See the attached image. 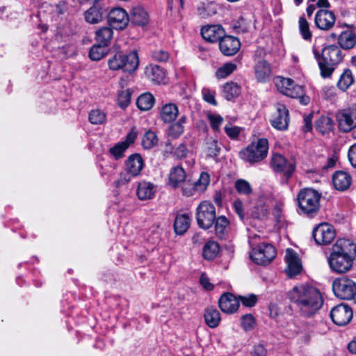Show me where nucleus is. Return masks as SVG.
<instances>
[{
	"mask_svg": "<svg viewBox=\"0 0 356 356\" xmlns=\"http://www.w3.org/2000/svg\"><path fill=\"white\" fill-rule=\"evenodd\" d=\"M145 74L148 79L154 83L165 84L168 82L165 71L159 65L147 66Z\"/></svg>",
	"mask_w": 356,
	"mask_h": 356,
	"instance_id": "24",
	"label": "nucleus"
},
{
	"mask_svg": "<svg viewBox=\"0 0 356 356\" xmlns=\"http://www.w3.org/2000/svg\"><path fill=\"white\" fill-rule=\"evenodd\" d=\"M270 165L275 172L282 173L286 181L291 177L296 168L293 162L287 161L280 154L273 155Z\"/></svg>",
	"mask_w": 356,
	"mask_h": 356,
	"instance_id": "10",
	"label": "nucleus"
},
{
	"mask_svg": "<svg viewBox=\"0 0 356 356\" xmlns=\"http://www.w3.org/2000/svg\"><path fill=\"white\" fill-rule=\"evenodd\" d=\"M107 54L106 46L97 43L94 44L89 52V56L92 60H99Z\"/></svg>",
	"mask_w": 356,
	"mask_h": 356,
	"instance_id": "50",
	"label": "nucleus"
},
{
	"mask_svg": "<svg viewBox=\"0 0 356 356\" xmlns=\"http://www.w3.org/2000/svg\"><path fill=\"white\" fill-rule=\"evenodd\" d=\"M210 183V176L207 172H202L199 179L194 182L195 189L198 195L203 193L207 188Z\"/></svg>",
	"mask_w": 356,
	"mask_h": 356,
	"instance_id": "51",
	"label": "nucleus"
},
{
	"mask_svg": "<svg viewBox=\"0 0 356 356\" xmlns=\"http://www.w3.org/2000/svg\"><path fill=\"white\" fill-rule=\"evenodd\" d=\"M89 122L95 125L104 124L107 120L106 113L99 108H95L90 111L88 115Z\"/></svg>",
	"mask_w": 356,
	"mask_h": 356,
	"instance_id": "45",
	"label": "nucleus"
},
{
	"mask_svg": "<svg viewBox=\"0 0 356 356\" xmlns=\"http://www.w3.org/2000/svg\"><path fill=\"white\" fill-rule=\"evenodd\" d=\"M332 289L335 296L340 299L351 300L356 298V284L346 277L335 280Z\"/></svg>",
	"mask_w": 356,
	"mask_h": 356,
	"instance_id": "7",
	"label": "nucleus"
},
{
	"mask_svg": "<svg viewBox=\"0 0 356 356\" xmlns=\"http://www.w3.org/2000/svg\"><path fill=\"white\" fill-rule=\"evenodd\" d=\"M235 186L236 191L243 195H249L252 193L250 184L244 179H238L236 181Z\"/></svg>",
	"mask_w": 356,
	"mask_h": 356,
	"instance_id": "57",
	"label": "nucleus"
},
{
	"mask_svg": "<svg viewBox=\"0 0 356 356\" xmlns=\"http://www.w3.org/2000/svg\"><path fill=\"white\" fill-rule=\"evenodd\" d=\"M312 235L317 244L327 245L334 239L336 234L331 225L321 223L313 229Z\"/></svg>",
	"mask_w": 356,
	"mask_h": 356,
	"instance_id": "11",
	"label": "nucleus"
},
{
	"mask_svg": "<svg viewBox=\"0 0 356 356\" xmlns=\"http://www.w3.org/2000/svg\"><path fill=\"white\" fill-rule=\"evenodd\" d=\"M191 215L188 213H178L174 221V230L178 235L184 234L190 227Z\"/></svg>",
	"mask_w": 356,
	"mask_h": 356,
	"instance_id": "29",
	"label": "nucleus"
},
{
	"mask_svg": "<svg viewBox=\"0 0 356 356\" xmlns=\"http://www.w3.org/2000/svg\"><path fill=\"white\" fill-rule=\"evenodd\" d=\"M241 42L235 37H222L219 41V48L221 52L225 56H232L240 49Z\"/></svg>",
	"mask_w": 356,
	"mask_h": 356,
	"instance_id": "22",
	"label": "nucleus"
},
{
	"mask_svg": "<svg viewBox=\"0 0 356 356\" xmlns=\"http://www.w3.org/2000/svg\"><path fill=\"white\" fill-rule=\"evenodd\" d=\"M299 31L305 40H309L312 38V34L309 29V24L304 17H300L299 19Z\"/></svg>",
	"mask_w": 356,
	"mask_h": 356,
	"instance_id": "55",
	"label": "nucleus"
},
{
	"mask_svg": "<svg viewBox=\"0 0 356 356\" xmlns=\"http://www.w3.org/2000/svg\"><path fill=\"white\" fill-rule=\"evenodd\" d=\"M137 131L133 127L127 134L124 140L116 143L109 149V154L115 159L118 160L124 156V153L129 147L133 144L137 138Z\"/></svg>",
	"mask_w": 356,
	"mask_h": 356,
	"instance_id": "14",
	"label": "nucleus"
},
{
	"mask_svg": "<svg viewBox=\"0 0 356 356\" xmlns=\"http://www.w3.org/2000/svg\"><path fill=\"white\" fill-rule=\"evenodd\" d=\"M289 298L294 303L300 315L311 317L321 308L323 299L319 290L308 284L293 287L288 293Z\"/></svg>",
	"mask_w": 356,
	"mask_h": 356,
	"instance_id": "1",
	"label": "nucleus"
},
{
	"mask_svg": "<svg viewBox=\"0 0 356 356\" xmlns=\"http://www.w3.org/2000/svg\"><path fill=\"white\" fill-rule=\"evenodd\" d=\"M85 19L90 24L99 23L102 19V8L97 6H93L85 12Z\"/></svg>",
	"mask_w": 356,
	"mask_h": 356,
	"instance_id": "44",
	"label": "nucleus"
},
{
	"mask_svg": "<svg viewBox=\"0 0 356 356\" xmlns=\"http://www.w3.org/2000/svg\"><path fill=\"white\" fill-rule=\"evenodd\" d=\"M332 251L354 259L356 256V244L350 239L341 238L337 241Z\"/></svg>",
	"mask_w": 356,
	"mask_h": 356,
	"instance_id": "18",
	"label": "nucleus"
},
{
	"mask_svg": "<svg viewBox=\"0 0 356 356\" xmlns=\"http://www.w3.org/2000/svg\"><path fill=\"white\" fill-rule=\"evenodd\" d=\"M204 150L207 156L213 158L220 153V147L217 140L210 137L207 138L205 140Z\"/></svg>",
	"mask_w": 356,
	"mask_h": 356,
	"instance_id": "43",
	"label": "nucleus"
},
{
	"mask_svg": "<svg viewBox=\"0 0 356 356\" xmlns=\"http://www.w3.org/2000/svg\"><path fill=\"white\" fill-rule=\"evenodd\" d=\"M271 125L276 129L284 131L289 123V113L286 107L282 104L276 105V111L270 120Z\"/></svg>",
	"mask_w": 356,
	"mask_h": 356,
	"instance_id": "16",
	"label": "nucleus"
},
{
	"mask_svg": "<svg viewBox=\"0 0 356 356\" xmlns=\"http://www.w3.org/2000/svg\"><path fill=\"white\" fill-rule=\"evenodd\" d=\"M313 53L314 57L318 60L319 68L321 70V74L323 78L330 77L334 72L333 65L335 63H329L321 59L320 54L316 47H313Z\"/></svg>",
	"mask_w": 356,
	"mask_h": 356,
	"instance_id": "37",
	"label": "nucleus"
},
{
	"mask_svg": "<svg viewBox=\"0 0 356 356\" xmlns=\"http://www.w3.org/2000/svg\"><path fill=\"white\" fill-rule=\"evenodd\" d=\"M351 177L343 171H337L332 176L334 187L338 191H346L351 184Z\"/></svg>",
	"mask_w": 356,
	"mask_h": 356,
	"instance_id": "31",
	"label": "nucleus"
},
{
	"mask_svg": "<svg viewBox=\"0 0 356 356\" xmlns=\"http://www.w3.org/2000/svg\"><path fill=\"white\" fill-rule=\"evenodd\" d=\"M249 243L251 246L250 257L255 264L266 265L275 257L276 251L272 245L266 243L254 244L252 238H250Z\"/></svg>",
	"mask_w": 356,
	"mask_h": 356,
	"instance_id": "5",
	"label": "nucleus"
},
{
	"mask_svg": "<svg viewBox=\"0 0 356 356\" xmlns=\"http://www.w3.org/2000/svg\"><path fill=\"white\" fill-rule=\"evenodd\" d=\"M218 304L222 312L233 314L238 309L239 300L232 293H225L220 298Z\"/></svg>",
	"mask_w": 356,
	"mask_h": 356,
	"instance_id": "20",
	"label": "nucleus"
},
{
	"mask_svg": "<svg viewBox=\"0 0 356 356\" xmlns=\"http://www.w3.org/2000/svg\"><path fill=\"white\" fill-rule=\"evenodd\" d=\"M271 203L270 198L266 196H261L255 202L252 216L257 219H264L269 213V207Z\"/></svg>",
	"mask_w": 356,
	"mask_h": 356,
	"instance_id": "27",
	"label": "nucleus"
},
{
	"mask_svg": "<svg viewBox=\"0 0 356 356\" xmlns=\"http://www.w3.org/2000/svg\"><path fill=\"white\" fill-rule=\"evenodd\" d=\"M237 298L239 301L241 302L243 305L248 307H252L254 306L257 301V298L254 294H249L248 296H239Z\"/></svg>",
	"mask_w": 356,
	"mask_h": 356,
	"instance_id": "61",
	"label": "nucleus"
},
{
	"mask_svg": "<svg viewBox=\"0 0 356 356\" xmlns=\"http://www.w3.org/2000/svg\"><path fill=\"white\" fill-rule=\"evenodd\" d=\"M186 180V174L184 169L181 166H175L170 171L168 184L173 188H177Z\"/></svg>",
	"mask_w": 356,
	"mask_h": 356,
	"instance_id": "25",
	"label": "nucleus"
},
{
	"mask_svg": "<svg viewBox=\"0 0 356 356\" xmlns=\"http://www.w3.org/2000/svg\"><path fill=\"white\" fill-rule=\"evenodd\" d=\"M202 94L203 99L205 102L213 106L217 105V102L215 98L216 92L214 91H212L209 88H204L202 90Z\"/></svg>",
	"mask_w": 356,
	"mask_h": 356,
	"instance_id": "60",
	"label": "nucleus"
},
{
	"mask_svg": "<svg viewBox=\"0 0 356 356\" xmlns=\"http://www.w3.org/2000/svg\"><path fill=\"white\" fill-rule=\"evenodd\" d=\"M335 22V16L331 11L327 10H318L315 16V24L321 30L330 29Z\"/></svg>",
	"mask_w": 356,
	"mask_h": 356,
	"instance_id": "19",
	"label": "nucleus"
},
{
	"mask_svg": "<svg viewBox=\"0 0 356 356\" xmlns=\"http://www.w3.org/2000/svg\"><path fill=\"white\" fill-rule=\"evenodd\" d=\"M330 318L333 323L339 326L347 325L353 318V310L347 305L339 304L330 312Z\"/></svg>",
	"mask_w": 356,
	"mask_h": 356,
	"instance_id": "13",
	"label": "nucleus"
},
{
	"mask_svg": "<svg viewBox=\"0 0 356 356\" xmlns=\"http://www.w3.org/2000/svg\"><path fill=\"white\" fill-rule=\"evenodd\" d=\"M138 65L139 58L136 51L128 54L118 51L108 60V68L112 71L121 70L131 74L137 70Z\"/></svg>",
	"mask_w": 356,
	"mask_h": 356,
	"instance_id": "2",
	"label": "nucleus"
},
{
	"mask_svg": "<svg viewBox=\"0 0 356 356\" xmlns=\"http://www.w3.org/2000/svg\"><path fill=\"white\" fill-rule=\"evenodd\" d=\"M129 21L134 25L143 26L148 23L149 16L143 8L136 6L130 13Z\"/></svg>",
	"mask_w": 356,
	"mask_h": 356,
	"instance_id": "33",
	"label": "nucleus"
},
{
	"mask_svg": "<svg viewBox=\"0 0 356 356\" xmlns=\"http://www.w3.org/2000/svg\"><path fill=\"white\" fill-rule=\"evenodd\" d=\"M354 83V76L352 71L346 68L341 74L337 83V88L343 91H346Z\"/></svg>",
	"mask_w": 356,
	"mask_h": 356,
	"instance_id": "36",
	"label": "nucleus"
},
{
	"mask_svg": "<svg viewBox=\"0 0 356 356\" xmlns=\"http://www.w3.org/2000/svg\"><path fill=\"white\" fill-rule=\"evenodd\" d=\"M112 27H102L96 32V40L97 43L108 47L113 38Z\"/></svg>",
	"mask_w": 356,
	"mask_h": 356,
	"instance_id": "42",
	"label": "nucleus"
},
{
	"mask_svg": "<svg viewBox=\"0 0 356 356\" xmlns=\"http://www.w3.org/2000/svg\"><path fill=\"white\" fill-rule=\"evenodd\" d=\"M144 167V162L141 156L138 154L130 155L125 163V170L130 172L131 175L138 176Z\"/></svg>",
	"mask_w": 356,
	"mask_h": 356,
	"instance_id": "28",
	"label": "nucleus"
},
{
	"mask_svg": "<svg viewBox=\"0 0 356 356\" xmlns=\"http://www.w3.org/2000/svg\"><path fill=\"white\" fill-rule=\"evenodd\" d=\"M117 164L115 163H105L101 164L99 166V173L101 176L106 179L110 180L111 177L115 175Z\"/></svg>",
	"mask_w": 356,
	"mask_h": 356,
	"instance_id": "53",
	"label": "nucleus"
},
{
	"mask_svg": "<svg viewBox=\"0 0 356 356\" xmlns=\"http://www.w3.org/2000/svg\"><path fill=\"white\" fill-rule=\"evenodd\" d=\"M155 103V99L150 92L140 95L136 102L138 108L141 111L150 110Z\"/></svg>",
	"mask_w": 356,
	"mask_h": 356,
	"instance_id": "40",
	"label": "nucleus"
},
{
	"mask_svg": "<svg viewBox=\"0 0 356 356\" xmlns=\"http://www.w3.org/2000/svg\"><path fill=\"white\" fill-rule=\"evenodd\" d=\"M224 131L231 140H237L243 131V128L232 125V124H227L224 127Z\"/></svg>",
	"mask_w": 356,
	"mask_h": 356,
	"instance_id": "56",
	"label": "nucleus"
},
{
	"mask_svg": "<svg viewBox=\"0 0 356 356\" xmlns=\"http://www.w3.org/2000/svg\"><path fill=\"white\" fill-rule=\"evenodd\" d=\"M220 251V246L217 242L208 241L203 247L202 254L205 259L212 260L216 257Z\"/></svg>",
	"mask_w": 356,
	"mask_h": 356,
	"instance_id": "41",
	"label": "nucleus"
},
{
	"mask_svg": "<svg viewBox=\"0 0 356 356\" xmlns=\"http://www.w3.org/2000/svg\"><path fill=\"white\" fill-rule=\"evenodd\" d=\"M156 193L155 186L149 181H143L138 183L136 195L140 200H151Z\"/></svg>",
	"mask_w": 356,
	"mask_h": 356,
	"instance_id": "30",
	"label": "nucleus"
},
{
	"mask_svg": "<svg viewBox=\"0 0 356 356\" xmlns=\"http://www.w3.org/2000/svg\"><path fill=\"white\" fill-rule=\"evenodd\" d=\"M285 261L286 268V273L290 277H293L301 273L302 265L298 254L293 250L288 248L286 250Z\"/></svg>",
	"mask_w": 356,
	"mask_h": 356,
	"instance_id": "17",
	"label": "nucleus"
},
{
	"mask_svg": "<svg viewBox=\"0 0 356 356\" xmlns=\"http://www.w3.org/2000/svg\"><path fill=\"white\" fill-rule=\"evenodd\" d=\"M182 194L186 197H191L195 195H198L197 191L195 189L194 182L186 181V180L181 184Z\"/></svg>",
	"mask_w": 356,
	"mask_h": 356,
	"instance_id": "59",
	"label": "nucleus"
},
{
	"mask_svg": "<svg viewBox=\"0 0 356 356\" xmlns=\"http://www.w3.org/2000/svg\"><path fill=\"white\" fill-rule=\"evenodd\" d=\"M204 318L206 324L211 328L218 327L221 320L220 312L212 307L205 309Z\"/></svg>",
	"mask_w": 356,
	"mask_h": 356,
	"instance_id": "35",
	"label": "nucleus"
},
{
	"mask_svg": "<svg viewBox=\"0 0 356 356\" xmlns=\"http://www.w3.org/2000/svg\"><path fill=\"white\" fill-rule=\"evenodd\" d=\"M237 68L236 64L234 63H226L216 71V77L218 79H222L227 78L232 74Z\"/></svg>",
	"mask_w": 356,
	"mask_h": 356,
	"instance_id": "49",
	"label": "nucleus"
},
{
	"mask_svg": "<svg viewBox=\"0 0 356 356\" xmlns=\"http://www.w3.org/2000/svg\"><path fill=\"white\" fill-rule=\"evenodd\" d=\"M333 120L327 115L320 116L315 122L316 130L322 134H328L332 130Z\"/></svg>",
	"mask_w": 356,
	"mask_h": 356,
	"instance_id": "38",
	"label": "nucleus"
},
{
	"mask_svg": "<svg viewBox=\"0 0 356 356\" xmlns=\"http://www.w3.org/2000/svg\"><path fill=\"white\" fill-rule=\"evenodd\" d=\"M327 261L332 271L337 273H345L352 268L353 259L332 251Z\"/></svg>",
	"mask_w": 356,
	"mask_h": 356,
	"instance_id": "12",
	"label": "nucleus"
},
{
	"mask_svg": "<svg viewBox=\"0 0 356 356\" xmlns=\"http://www.w3.org/2000/svg\"><path fill=\"white\" fill-rule=\"evenodd\" d=\"M152 58L159 62H166L169 59V54L164 50H156L152 53Z\"/></svg>",
	"mask_w": 356,
	"mask_h": 356,
	"instance_id": "64",
	"label": "nucleus"
},
{
	"mask_svg": "<svg viewBox=\"0 0 356 356\" xmlns=\"http://www.w3.org/2000/svg\"><path fill=\"white\" fill-rule=\"evenodd\" d=\"M206 117L209 125L215 133H220L221 125L223 122V118L216 113L209 111L206 113Z\"/></svg>",
	"mask_w": 356,
	"mask_h": 356,
	"instance_id": "46",
	"label": "nucleus"
},
{
	"mask_svg": "<svg viewBox=\"0 0 356 356\" xmlns=\"http://www.w3.org/2000/svg\"><path fill=\"white\" fill-rule=\"evenodd\" d=\"M195 217L200 227L204 229L211 228L216 217L214 205L209 201L201 202L196 208Z\"/></svg>",
	"mask_w": 356,
	"mask_h": 356,
	"instance_id": "6",
	"label": "nucleus"
},
{
	"mask_svg": "<svg viewBox=\"0 0 356 356\" xmlns=\"http://www.w3.org/2000/svg\"><path fill=\"white\" fill-rule=\"evenodd\" d=\"M136 177V175H133L130 172L126 170L124 172L120 173V178L115 181V185L116 187H120L124 184H128L134 177Z\"/></svg>",
	"mask_w": 356,
	"mask_h": 356,
	"instance_id": "62",
	"label": "nucleus"
},
{
	"mask_svg": "<svg viewBox=\"0 0 356 356\" xmlns=\"http://www.w3.org/2000/svg\"><path fill=\"white\" fill-rule=\"evenodd\" d=\"M322 97L326 99L332 100L336 95V89L333 86H325L321 91Z\"/></svg>",
	"mask_w": 356,
	"mask_h": 356,
	"instance_id": "63",
	"label": "nucleus"
},
{
	"mask_svg": "<svg viewBox=\"0 0 356 356\" xmlns=\"http://www.w3.org/2000/svg\"><path fill=\"white\" fill-rule=\"evenodd\" d=\"M187 118L186 115H182L177 122L173 123L168 131V134L170 137L173 138H179L184 131V124L186 123Z\"/></svg>",
	"mask_w": 356,
	"mask_h": 356,
	"instance_id": "39",
	"label": "nucleus"
},
{
	"mask_svg": "<svg viewBox=\"0 0 356 356\" xmlns=\"http://www.w3.org/2000/svg\"><path fill=\"white\" fill-rule=\"evenodd\" d=\"M241 93L240 86L235 83H227L222 88V94L227 100H231L238 97Z\"/></svg>",
	"mask_w": 356,
	"mask_h": 356,
	"instance_id": "48",
	"label": "nucleus"
},
{
	"mask_svg": "<svg viewBox=\"0 0 356 356\" xmlns=\"http://www.w3.org/2000/svg\"><path fill=\"white\" fill-rule=\"evenodd\" d=\"M201 34L206 41L213 43L222 39L225 31L220 25H207L202 28Z\"/></svg>",
	"mask_w": 356,
	"mask_h": 356,
	"instance_id": "21",
	"label": "nucleus"
},
{
	"mask_svg": "<svg viewBox=\"0 0 356 356\" xmlns=\"http://www.w3.org/2000/svg\"><path fill=\"white\" fill-rule=\"evenodd\" d=\"M268 150L267 139L259 138L242 149L239 153V156L244 161L254 164L264 159L267 156Z\"/></svg>",
	"mask_w": 356,
	"mask_h": 356,
	"instance_id": "4",
	"label": "nucleus"
},
{
	"mask_svg": "<svg viewBox=\"0 0 356 356\" xmlns=\"http://www.w3.org/2000/svg\"><path fill=\"white\" fill-rule=\"evenodd\" d=\"M158 144V138L152 131H147L143 137L142 145L144 149H151Z\"/></svg>",
	"mask_w": 356,
	"mask_h": 356,
	"instance_id": "54",
	"label": "nucleus"
},
{
	"mask_svg": "<svg viewBox=\"0 0 356 356\" xmlns=\"http://www.w3.org/2000/svg\"><path fill=\"white\" fill-rule=\"evenodd\" d=\"M275 84L280 92L291 98H299L304 95L302 86L296 84L291 79L277 76Z\"/></svg>",
	"mask_w": 356,
	"mask_h": 356,
	"instance_id": "8",
	"label": "nucleus"
},
{
	"mask_svg": "<svg viewBox=\"0 0 356 356\" xmlns=\"http://www.w3.org/2000/svg\"><path fill=\"white\" fill-rule=\"evenodd\" d=\"M338 42L343 49H351L356 44V33L351 29H347L339 35Z\"/></svg>",
	"mask_w": 356,
	"mask_h": 356,
	"instance_id": "34",
	"label": "nucleus"
},
{
	"mask_svg": "<svg viewBox=\"0 0 356 356\" xmlns=\"http://www.w3.org/2000/svg\"><path fill=\"white\" fill-rule=\"evenodd\" d=\"M255 324L254 318L252 314L243 315L241 318V325L245 331H250L253 329Z\"/></svg>",
	"mask_w": 356,
	"mask_h": 356,
	"instance_id": "58",
	"label": "nucleus"
},
{
	"mask_svg": "<svg viewBox=\"0 0 356 356\" xmlns=\"http://www.w3.org/2000/svg\"><path fill=\"white\" fill-rule=\"evenodd\" d=\"M179 114V109L176 104L168 103L164 104L160 111V118L164 123L174 122Z\"/></svg>",
	"mask_w": 356,
	"mask_h": 356,
	"instance_id": "32",
	"label": "nucleus"
},
{
	"mask_svg": "<svg viewBox=\"0 0 356 356\" xmlns=\"http://www.w3.org/2000/svg\"><path fill=\"white\" fill-rule=\"evenodd\" d=\"M320 56L321 60L329 63L338 64L342 60L341 51L339 47L334 44L323 47Z\"/></svg>",
	"mask_w": 356,
	"mask_h": 356,
	"instance_id": "23",
	"label": "nucleus"
},
{
	"mask_svg": "<svg viewBox=\"0 0 356 356\" xmlns=\"http://www.w3.org/2000/svg\"><path fill=\"white\" fill-rule=\"evenodd\" d=\"M131 90L130 88L120 90L118 96V104L121 108H126L131 102Z\"/></svg>",
	"mask_w": 356,
	"mask_h": 356,
	"instance_id": "52",
	"label": "nucleus"
},
{
	"mask_svg": "<svg viewBox=\"0 0 356 356\" xmlns=\"http://www.w3.org/2000/svg\"><path fill=\"white\" fill-rule=\"evenodd\" d=\"M108 23L111 27L117 30L124 29L129 22V15L122 8H113L108 13Z\"/></svg>",
	"mask_w": 356,
	"mask_h": 356,
	"instance_id": "15",
	"label": "nucleus"
},
{
	"mask_svg": "<svg viewBox=\"0 0 356 356\" xmlns=\"http://www.w3.org/2000/svg\"><path fill=\"white\" fill-rule=\"evenodd\" d=\"M214 222L216 234L218 238H222L227 232L229 221L225 216H220L218 218L216 217Z\"/></svg>",
	"mask_w": 356,
	"mask_h": 356,
	"instance_id": "47",
	"label": "nucleus"
},
{
	"mask_svg": "<svg viewBox=\"0 0 356 356\" xmlns=\"http://www.w3.org/2000/svg\"><path fill=\"white\" fill-rule=\"evenodd\" d=\"M339 129L348 132L356 127V104L352 108L342 109L336 114Z\"/></svg>",
	"mask_w": 356,
	"mask_h": 356,
	"instance_id": "9",
	"label": "nucleus"
},
{
	"mask_svg": "<svg viewBox=\"0 0 356 356\" xmlns=\"http://www.w3.org/2000/svg\"><path fill=\"white\" fill-rule=\"evenodd\" d=\"M254 75L259 82H266L270 79L272 74L270 65L264 60H260L254 65Z\"/></svg>",
	"mask_w": 356,
	"mask_h": 356,
	"instance_id": "26",
	"label": "nucleus"
},
{
	"mask_svg": "<svg viewBox=\"0 0 356 356\" xmlns=\"http://www.w3.org/2000/svg\"><path fill=\"white\" fill-rule=\"evenodd\" d=\"M321 194L310 188L301 189L297 195L298 207L304 214L312 216L317 213Z\"/></svg>",
	"mask_w": 356,
	"mask_h": 356,
	"instance_id": "3",
	"label": "nucleus"
}]
</instances>
